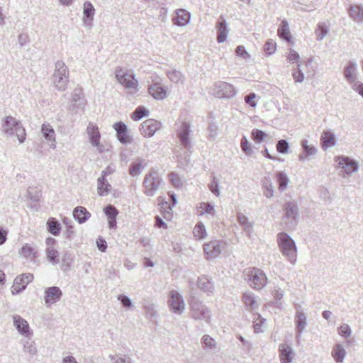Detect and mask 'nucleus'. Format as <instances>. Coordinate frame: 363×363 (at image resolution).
Wrapping results in <instances>:
<instances>
[{
  "mask_svg": "<svg viewBox=\"0 0 363 363\" xmlns=\"http://www.w3.org/2000/svg\"><path fill=\"white\" fill-rule=\"evenodd\" d=\"M176 132L179 143L183 149L177 151V157L179 164L182 167L186 166L190 162L189 152L191 148V123L186 117H180L176 123Z\"/></svg>",
  "mask_w": 363,
  "mask_h": 363,
  "instance_id": "f257e3e1",
  "label": "nucleus"
},
{
  "mask_svg": "<svg viewBox=\"0 0 363 363\" xmlns=\"http://www.w3.org/2000/svg\"><path fill=\"white\" fill-rule=\"evenodd\" d=\"M277 244L283 256L293 265L297 260V247L294 240L284 232L277 235Z\"/></svg>",
  "mask_w": 363,
  "mask_h": 363,
  "instance_id": "f03ea898",
  "label": "nucleus"
},
{
  "mask_svg": "<svg viewBox=\"0 0 363 363\" xmlns=\"http://www.w3.org/2000/svg\"><path fill=\"white\" fill-rule=\"evenodd\" d=\"M1 131L7 137H16L20 143L24 142L26 136V130L21 122L13 116H6L1 123Z\"/></svg>",
  "mask_w": 363,
  "mask_h": 363,
  "instance_id": "7ed1b4c3",
  "label": "nucleus"
},
{
  "mask_svg": "<svg viewBox=\"0 0 363 363\" xmlns=\"http://www.w3.org/2000/svg\"><path fill=\"white\" fill-rule=\"evenodd\" d=\"M69 72L67 66L62 60L55 63V69L51 77L52 84L59 91H64L69 84Z\"/></svg>",
  "mask_w": 363,
  "mask_h": 363,
  "instance_id": "20e7f679",
  "label": "nucleus"
},
{
  "mask_svg": "<svg viewBox=\"0 0 363 363\" xmlns=\"http://www.w3.org/2000/svg\"><path fill=\"white\" fill-rule=\"evenodd\" d=\"M189 316L198 321L208 323L211 318V311L202 301L196 298H192L189 302Z\"/></svg>",
  "mask_w": 363,
  "mask_h": 363,
  "instance_id": "39448f33",
  "label": "nucleus"
},
{
  "mask_svg": "<svg viewBox=\"0 0 363 363\" xmlns=\"http://www.w3.org/2000/svg\"><path fill=\"white\" fill-rule=\"evenodd\" d=\"M114 74L118 82L129 93L135 94L138 91V81L133 72H125L121 67H117L114 69Z\"/></svg>",
  "mask_w": 363,
  "mask_h": 363,
  "instance_id": "423d86ee",
  "label": "nucleus"
},
{
  "mask_svg": "<svg viewBox=\"0 0 363 363\" xmlns=\"http://www.w3.org/2000/svg\"><path fill=\"white\" fill-rule=\"evenodd\" d=\"M284 214L282 216L280 225L281 229L291 230L296 225V220L298 218V208L296 202L287 201L284 206Z\"/></svg>",
  "mask_w": 363,
  "mask_h": 363,
  "instance_id": "0eeeda50",
  "label": "nucleus"
},
{
  "mask_svg": "<svg viewBox=\"0 0 363 363\" xmlns=\"http://www.w3.org/2000/svg\"><path fill=\"white\" fill-rule=\"evenodd\" d=\"M162 179L159 173L152 169L145 174L143 182V193L150 197L155 195L156 192L160 189Z\"/></svg>",
  "mask_w": 363,
  "mask_h": 363,
  "instance_id": "6e6552de",
  "label": "nucleus"
},
{
  "mask_svg": "<svg viewBox=\"0 0 363 363\" xmlns=\"http://www.w3.org/2000/svg\"><path fill=\"white\" fill-rule=\"evenodd\" d=\"M245 274L248 284L255 289H261L267 284V277L259 269H247Z\"/></svg>",
  "mask_w": 363,
  "mask_h": 363,
  "instance_id": "1a4fd4ad",
  "label": "nucleus"
},
{
  "mask_svg": "<svg viewBox=\"0 0 363 363\" xmlns=\"http://www.w3.org/2000/svg\"><path fill=\"white\" fill-rule=\"evenodd\" d=\"M167 304L169 309L177 315L184 313L186 304L182 295L176 290H172L169 293Z\"/></svg>",
  "mask_w": 363,
  "mask_h": 363,
  "instance_id": "9d476101",
  "label": "nucleus"
},
{
  "mask_svg": "<svg viewBox=\"0 0 363 363\" xmlns=\"http://www.w3.org/2000/svg\"><path fill=\"white\" fill-rule=\"evenodd\" d=\"M211 93L218 98H231L236 94L234 86L224 82H216L211 90Z\"/></svg>",
  "mask_w": 363,
  "mask_h": 363,
  "instance_id": "9b49d317",
  "label": "nucleus"
},
{
  "mask_svg": "<svg viewBox=\"0 0 363 363\" xmlns=\"http://www.w3.org/2000/svg\"><path fill=\"white\" fill-rule=\"evenodd\" d=\"M336 161L338 162V167L342 169L339 173L341 177L350 176L358 170L357 162L347 157H338Z\"/></svg>",
  "mask_w": 363,
  "mask_h": 363,
  "instance_id": "f8f14e48",
  "label": "nucleus"
},
{
  "mask_svg": "<svg viewBox=\"0 0 363 363\" xmlns=\"http://www.w3.org/2000/svg\"><path fill=\"white\" fill-rule=\"evenodd\" d=\"M225 242L220 240H213L206 242L203 245V251L207 259L217 257L223 251Z\"/></svg>",
  "mask_w": 363,
  "mask_h": 363,
  "instance_id": "ddd939ff",
  "label": "nucleus"
},
{
  "mask_svg": "<svg viewBox=\"0 0 363 363\" xmlns=\"http://www.w3.org/2000/svg\"><path fill=\"white\" fill-rule=\"evenodd\" d=\"M86 133L91 145L96 147L99 152H102L104 145L100 143L101 134L98 126L94 123H89L86 128Z\"/></svg>",
  "mask_w": 363,
  "mask_h": 363,
  "instance_id": "4468645a",
  "label": "nucleus"
},
{
  "mask_svg": "<svg viewBox=\"0 0 363 363\" xmlns=\"http://www.w3.org/2000/svg\"><path fill=\"white\" fill-rule=\"evenodd\" d=\"M148 93L156 100H164L167 97V91L162 85L160 79H152V84L148 87Z\"/></svg>",
  "mask_w": 363,
  "mask_h": 363,
  "instance_id": "2eb2a0df",
  "label": "nucleus"
},
{
  "mask_svg": "<svg viewBox=\"0 0 363 363\" xmlns=\"http://www.w3.org/2000/svg\"><path fill=\"white\" fill-rule=\"evenodd\" d=\"M33 275L32 274H23L16 277L11 287L12 294H17L24 290L26 286L32 281Z\"/></svg>",
  "mask_w": 363,
  "mask_h": 363,
  "instance_id": "dca6fc26",
  "label": "nucleus"
},
{
  "mask_svg": "<svg viewBox=\"0 0 363 363\" xmlns=\"http://www.w3.org/2000/svg\"><path fill=\"white\" fill-rule=\"evenodd\" d=\"M161 126L160 122L154 119H147L141 124L140 133L144 137H152L161 128Z\"/></svg>",
  "mask_w": 363,
  "mask_h": 363,
  "instance_id": "f3484780",
  "label": "nucleus"
},
{
  "mask_svg": "<svg viewBox=\"0 0 363 363\" xmlns=\"http://www.w3.org/2000/svg\"><path fill=\"white\" fill-rule=\"evenodd\" d=\"M13 325L18 332L26 337H30L32 332L26 320L18 315H13Z\"/></svg>",
  "mask_w": 363,
  "mask_h": 363,
  "instance_id": "a211bd4d",
  "label": "nucleus"
},
{
  "mask_svg": "<svg viewBox=\"0 0 363 363\" xmlns=\"http://www.w3.org/2000/svg\"><path fill=\"white\" fill-rule=\"evenodd\" d=\"M45 303L47 306H50L60 300L62 292L59 287L51 286L45 289Z\"/></svg>",
  "mask_w": 363,
  "mask_h": 363,
  "instance_id": "6ab92c4d",
  "label": "nucleus"
},
{
  "mask_svg": "<svg viewBox=\"0 0 363 363\" xmlns=\"http://www.w3.org/2000/svg\"><path fill=\"white\" fill-rule=\"evenodd\" d=\"M296 308L299 309L300 306H297ZM294 322L296 325V338H299L307 326L306 314L303 311L298 310L295 314Z\"/></svg>",
  "mask_w": 363,
  "mask_h": 363,
  "instance_id": "aec40b11",
  "label": "nucleus"
},
{
  "mask_svg": "<svg viewBox=\"0 0 363 363\" xmlns=\"http://www.w3.org/2000/svg\"><path fill=\"white\" fill-rule=\"evenodd\" d=\"M191 13L185 9H179L175 11V16L172 18L174 25L180 27L188 25L190 22Z\"/></svg>",
  "mask_w": 363,
  "mask_h": 363,
  "instance_id": "412c9836",
  "label": "nucleus"
},
{
  "mask_svg": "<svg viewBox=\"0 0 363 363\" xmlns=\"http://www.w3.org/2000/svg\"><path fill=\"white\" fill-rule=\"evenodd\" d=\"M41 133L48 141L49 146L52 149L56 147V138L55 132L53 128L49 123H43L41 126Z\"/></svg>",
  "mask_w": 363,
  "mask_h": 363,
  "instance_id": "4be33fe9",
  "label": "nucleus"
},
{
  "mask_svg": "<svg viewBox=\"0 0 363 363\" xmlns=\"http://www.w3.org/2000/svg\"><path fill=\"white\" fill-rule=\"evenodd\" d=\"M277 35L281 39L286 41L289 45H294V40L289 30V23L286 20H283L279 26Z\"/></svg>",
  "mask_w": 363,
  "mask_h": 363,
  "instance_id": "5701e85b",
  "label": "nucleus"
},
{
  "mask_svg": "<svg viewBox=\"0 0 363 363\" xmlns=\"http://www.w3.org/2000/svg\"><path fill=\"white\" fill-rule=\"evenodd\" d=\"M357 63L354 61H349L347 66L344 68V77L350 84L357 82Z\"/></svg>",
  "mask_w": 363,
  "mask_h": 363,
  "instance_id": "b1692460",
  "label": "nucleus"
},
{
  "mask_svg": "<svg viewBox=\"0 0 363 363\" xmlns=\"http://www.w3.org/2000/svg\"><path fill=\"white\" fill-rule=\"evenodd\" d=\"M108 172L106 170L102 172V176L97 179V191L99 196H107L110 191L111 186L106 179Z\"/></svg>",
  "mask_w": 363,
  "mask_h": 363,
  "instance_id": "393cba45",
  "label": "nucleus"
},
{
  "mask_svg": "<svg viewBox=\"0 0 363 363\" xmlns=\"http://www.w3.org/2000/svg\"><path fill=\"white\" fill-rule=\"evenodd\" d=\"M147 162L145 159L138 158L132 162L129 167V174L132 177L139 176L142 171L147 167Z\"/></svg>",
  "mask_w": 363,
  "mask_h": 363,
  "instance_id": "a878e982",
  "label": "nucleus"
},
{
  "mask_svg": "<svg viewBox=\"0 0 363 363\" xmlns=\"http://www.w3.org/2000/svg\"><path fill=\"white\" fill-rule=\"evenodd\" d=\"M238 223L242 226L247 236L251 237L253 234L254 223L249 220L248 218L242 213L237 214Z\"/></svg>",
  "mask_w": 363,
  "mask_h": 363,
  "instance_id": "bb28decb",
  "label": "nucleus"
},
{
  "mask_svg": "<svg viewBox=\"0 0 363 363\" xmlns=\"http://www.w3.org/2000/svg\"><path fill=\"white\" fill-rule=\"evenodd\" d=\"M279 358L281 363H291L293 357L292 348L286 345L281 344L279 346Z\"/></svg>",
  "mask_w": 363,
  "mask_h": 363,
  "instance_id": "cd10ccee",
  "label": "nucleus"
},
{
  "mask_svg": "<svg viewBox=\"0 0 363 363\" xmlns=\"http://www.w3.org/2000/svg\"><path fill=\"white\" fill-rule=\"evenodd\" d=\"M301 147L303 153L298 156L300 161L303 162L306 160H308L311 156H314L317 153V149L313 145H308L306 140L301 141Z\"/></svg>",
  "mask_w": 363,
  "mask_h": 363,
  "instance_id": "c85d7f7f",
  "label": "nucleus"
},
{
  "mask_svg": "<svg viewBox=\"0 0 363 363\" xmlns=\"http://www.w3.org/2000/svg\"><path fill=\"white\" fill-rule=\"evenodd\" d=\"M197 286L200 290L208 294H211L213 292V284L206 276H201L198 279Z\"/></svg>",
  "mask_w": 363,
  "mask_h": 363,
  "instance_id": "c756f323",
  "label": "nucleus"
},
{
  "mask_svg": "<svg viewBox=\"0 0 363 363\" xmlns=\"http://www.w3.org/2000/svg\"><path fill=\"white\" fill-rule=\"evenodd\" d=\"M347 354L343 345L340 343L336 344L333 347L331 355L337 363L343 362Z\"/></svg>",
  "mask_w": 363,
  "mask_h": 363,
  "instance_id": "7c9ffc66",
  "label": "nucleus"
},
{
  "mask_svg": "<svg viewBox=\"0 0 363 363\" xmlns=\"http://www.w3.org/2000/svg\"><path fill=\"white\" fill-rule=\"evenodd\" d=\"M83 13L84 16V23L85 25L89 26L93 20V16L95 13V9L93 4L87 1L83 5Z\"/></svg>",
  "mask_w": 363,
  "mask_h": 363,
  "instance_id": "2f4dec72",
  "label": "nucleus"
},
{
  "mask_svg": "<svg viewBox=\"0 0 363 363\" xmlns=\"http://www.w3.org/2000/svg\"><path fill=\"white\" fill-rule=\"evenodd\" d=\"M320 140L323 149L333 147L336 143L335 135L330 130L323 132Z\"/></svg>",
  "mask_w": 363,
  "mask_h": 363,
  "instance_id": "473e14b6",
  "label": "nucleus"
},
{
  "mask_svg": "<svg viewBox=\"0 0 363 363\" xmlns=\"http://www.w3.org/2000/svg\"><path fill=\"white\" fill-rule=\"evenodd\" d=\"M196 209L197 213L199 216L208 214L211 216H214L216 213L214 205L208 202H201L198 203Z\"/></svg>",
  "mask_w": 363,
  "mask_h": 363,
  "instance_id": "72a5a7b5",
  "label": "nucleus"
},
{
  "mask_svg": "<svg viewBox=\"0 0 363 363\" xmlns=\"http://www.w3.org/2000/svg\"><path fill=\"white\" fill-rule=\"evenodd\" d=\"M166 76L174 84H183L185 80L184 74L179 70L169 69L166 70Z\"/></svg>",
  "mask_w": 363,
  "mask_h": 363,
  "instance_id": "f704fd0d",
  "label": "nucleus"
},
{
  "mask_svg": "<svg viewBox=\"0 0 363 363\" xmlns=\"http://www.w3.org/2000/svg\"><path fill=\"white\" fill-rule=\"evenodd\" d=\"M228 34V29L225 21L220 17L218 22V37L217 40L218 43H223L225 41Z\"/></svg>",
  "mask_w": 363,
  "mask_h": 363,
  "instance_id": "c9c22d12",
  "label": "nucleus"
},
{
  "mask_svg": "<svg viewBox=\"0 0 363 363\" xmlns=\"http://www.w3.org/2000/svg\"><path fill=\"white\" fill-rule=\"evenodd\" d=\"M90 216L87 210L82 206H77L73 211V216L79 223L86 222Z\"/></svg>",
  "mask_w": 363,
  "mask_h": 363,
  "instance_id": "e433bc0d",
  "label": "nucleus"
},
{
  "mask_svg": "<svg viewBox=\"0 0 363 363\" xmlns=\"http://www.w3.org/2000/svg\"><path fill=\"white\" fill-rule=\"evenodd\" d=\"M349 15L356 22L363 21V6L356 4L351 6Z\"/></svg>",
  "mask_w": 363,
  "mask_h": 363,
  "instance_id": "4c0bfd02",
  "label": "nucleus"
},
{
  "mask_svg": "<svg viewBox=\"0 0 363 363\" xmlns=\"http://www.w3.org/2000/svg\"><path fill=\"white\" fill-rule=\"evenodd\" d=\"M23 352L25 354H28L30 358L33 359L38 354V349L35 342L28 340L23 341Z\"/></svg>",
  "mask_w": 363,
  "mask_h": 363,
  "instance_id": "58836bf2",
  "label": "nucleus"
},
{
  "mask_svg": "<svg viewBox=\"0 0 363 363\" xmlns=\"http://www.w3.org/2000/svg\"><path fill=\"white\" fill-rule=\"evenodd\" d=\"M242 301L248 311H254L257 307L256 297L252 292L245 293Z\"/></svg>",
  "mask_w": 363,
  "mask_h": 363,
  "instance_id": "ea45409f",
  "label": "nucleus"
},
{
  "mask_svg": "<svg viewBox=\"0 0 363 363\" xmlns=\"http://www.w3.org/2000/svg\"><path fill=\"white\" fill-rule=\"evenodd\" d=\"M278 189L282 192L287 189L289 183V179L286 174L284 172H278L276 174Z\"/></svg>",
  "mask_w": 363,
  "mask_h": 363,
  "instance_id": "a19ab883",
  "label": "nucleus"
},
{
  "mask_svg": "<svg viewBox=\"0 0 363 363\" xmlns=\"http://www.w3.org/2000/svg\"><path fill=\"white\" fill-rule=\"evenodd\" d=\"M45 252L47 258L50 263L55 265L60 263V252L55 248V247H47Z\"/></svg>",
  "mask_w": 363,
  "mask_h": 363,
  "instance_id": "79ce46f5",
  "label": "nucleus"
},
{
  "mask_svg": "<svg viewBox=\"0 0 363 363\" xmlns=\"http://www.w3.org/2000/svg\"><path fill=\"white\" fill-rule=\"evenodd\" d=\"M201 344L204 350H215L217 347L216 340L208 335H204L201 337Z\"/></svg>",
  "mask_w": 363,
  "mask_h": 363,
  "instance_id": "37998d69",
  "label": "nucleus"
},
{
  "mask_svg": "<svg viewBox=\"0 0 363 363\" xmlns=\"http://www.w3.org/2000/svg\"><path fill=\"white\" fill-rule=\"evenodd\" d=\"M108 357L112 363H133L132 357L128 354H110Z\"/></svg>",
  "mask_w": 363,
  "mask_h": 363,
  "instance_id": "c03bdc74",
  "label": "nucleus"
},
{
  "mask_svg": "<svg viewBox=\"0 0 363 363\" xmlns=\"http://www.w3.org/2000/svg\"><path fill=\"white\" fill-rule=\"evenodd\" d=\"M253 327L255 333H263L267 327V320L259 315L256 320L254 321Z\"/></svg>",
  "mask_w": 363,
  "mask_h": 363,
  "instance_id": "a18cd8bd",
  "label": "nucleus"
},
{
  "mask_svg": "<svg viewBox=\"0 0 363 363\" xmlns=\"http://www.w3.org/2000/svg\"><path fill=\"white\" fill-rule=\"evenodd\" d=\"M193 233H194L195 238L198 240L203 239V238H206V236H207V232H206V228H205L204 225L201 222L198 223L195 225Z\"/></svg>",
  "mask_w": 363,
  "mask_h": 363,
  "instance_id": "49530a36",
  "label": "nucleus"
},
{
  "mask_svg": "<svg viewBox=\"0 0 363 363\" xmlns=\"http://www.w3.org/2000/svg\"><path fill=\"white\" fill-rule=\"evenodd\" d=\"M36 250L30 245H24L21 251V255L27 259H34L36 257Z\"/></svg>",
  "mask_w": 363,
  "mask_h": 363,
  "instance_id": "de8ad7c7",
  "label": "nucleus"
},
{
  "mask_svg": "<svg viewBox=\"0 0 363 363\" xmlns=\"http://www.w3.org/2000/svg\"><path fill=\"white\" fill-rule=\"evenodd\" d=\"M48 231L54 235H58L60 233V224L54 218H50L48 222Z\"/></svg>",
  "mask_w": 363,
  "mask_h": 363,
  "instance_id": "09e8293b",
  "label": "nucleus"
},
{
  "mask_svg": "<svg viewBox=\"0 0 363 363\" xmlns=\"http://www.w3.org/2000/svg\"><path fill=\"white\" fill-rule=\"evenodd\" d=\"M263 188H264V194L267 198H271L272 196V183L271 182V175L269 174L267 177H265L263 180Z\"/></svg>",
  "mask_w": 363,
  "mask_h": 363,
  "instance_id": "8fccbe9b",
  "label": "nucleus"
},
{
  "mask_svg": "<svg viewBox=\"0 0 363 363\" xmlns=\"http://www.w3.org/2000/svg\"><path fill=\"white\" fill-rule=\"evenodd\" d=\"M82 95L81 89H74L71 96L72 102L77 104L78 106H84L85 104V100Z\"/></svg>",
  "mask_w": 363,
  "mask_h": 363,
  "instance_id": "3c124183",
  "label": "nucleus"
},
{
  "mask_svg": "<svg viewBox=\"0 0 363 363\" xmlns=\"http://www.w3.org/2000/svg\"><path fill=\"white\" fill-rule=\"evenodd\" d=\"M240 147L242 150L248 156L253 154V149L250 145L247 138L243 136L240 141Z\"/></svg>",
  "mask_w": 363,
  "mask_h": 363,
  "instance_id": "603ef678",
  "label": "nucleus"
},
{
  "mask_svg": "<svg viewBox=\"0 0 363 363\" xmlns=\"http://www.w3.org/2000/svg\"><path fill=\"white\" fill-rule=\"evenodd\" d=\"M208 188L210 191L216 196H220V191H219V179L213 177L211 182L208 184Z\"/></svg>",
  "mask_w": 363,
  "mask_h": 363,
  "instance_id": "864d4df0",
  "label": "nucleus"
},
{
  "mask_svg": "<svg viewBox=\"0 0 363 363\" xmlns=\"http://www.w3.org/2000/svg\"><path fill=\"white\" fill-rule=\"evenodd\" d=\"M147 114V110L143 106H139L132 113L131 118L134 121H139L140 119H141L143 116H146Z\"/></svg>",
  "mask_w": 363,
  "mask_h": 363,
  "instance_id": "5fc2aeb1",
  "label": "nucleus"
},
{
  "mask_svg": "<svg viewBox=\"0 0 363 363\" xmlns=\"http://www.w3.org/2000/svg\"><path fill=\"white\" fill-rule=\"evenodd\" d=\"M289 149V144L286 140L281 139L278 141V143L277 144V152H279V153H281V154H286L288 152Z\"/></svg>",
  "mask_w": 363,
  "mask_h": 363,
  "instance_id": "6e6d98bb",
  "label": "nucleus"
},
{
  "mask_svg": "<svg viewBox=\"0 0 363 363\" xmlns=\"http://www.w3.org/2000/svg\"><path fill=\"white\" fill-rule=\"evenodd\" d=\"M169 179L172 185L176 188H180L183 183L180 177L175 172H172L169 174Z\"/></svg>",
  "mask_w": 363,
  "mask_h": 363,
  "instance_id": "4d7b16f0",
  "label": "nucleus"
},
{
  "mask_svg": "<svg viewBox=\"0 0 363 363\" xmlns=\"http://www.w3.org/2000/svg\"><path fill=\"white\" fill-rule=\"evenodd\" d=\"M287 59L291 63L296 62L298 65L300 62V61H299L300 57H299L298 53L291 48L289 49V52H287Z\"/></svg>",
  "mask_w": 363,
  "mask_h": 363,
  "instance_id": "13d9d810",
  "label": "nucleus"
},
{
  "mask_svg": "<svg viewBox=\"0 0 363 363\" xmlns=\"http://www.w3.org/2000/svg\"><path fill=\"white\" fill-rule=\"evenodd\" d=\"M338 333L341 336L347 338L350 337L352 330L350 327L347 324H343L338 328Z\"/></svg>",
  "mask_w": 363,
  "mask_h": 363,
  "instance_id": "bf43d9fd",
  "label": "nucleus"
},
{
  "mask_svg": "<svg viewBox=\"0 0 363 363\" xmlns=\"http://www.w3.org/2000/svg\"><path fill=\"white\" fill-rule=\"evenodd\" d=\"M328 33V29L323 24H319L318 29L315 30V34L317 36V40H323Z\"/></svg>",
  "mask_w": 363,
  "mask_h": 363,
  "instance_id": "052dcab7",
  "label": "nucleus"
},
{
  "mask_svg": "<svg viewBox=\"0 0 363 363\" xmlns=\"http://www.w3.org/2000/svg\"><path fill=\"white\" fill-rule=\"evenodd\" d=\"M252 136L255 141L260 143L264 140L266 133L259 129H254L252 131Z\"/></svg>",
  "mask_w": 363,
  "mask_h": 363,
  "instance_id": "680f3d73",
  "label": "nucleus"
},
{
  "mask_svg": "<svg viewBox=\"0 0 363 363\" xmlns=\"http://www.w3.org/2000/svg\"><path fill=\"white\" fill-rule=\"evenodd\" d=\"M104 213L106 216L109 218H114L118 215V212L117 209L112 205H108L104 208Z\"/></svg>",
  "mask_w": 363,
  "mask_h": 363,
  "instance_id": "e2e57ef3",
  "label": "nucleus"
},
{
  "mask_svg": "<svg viewBox=\"0 0 363 363\" xmlns=\"http://www.w3.org/2000/svg\"><path fill=\"white\" fill-rule=\"evenodd\" d=\"M301 65H297V69L293 72V78L296 82H302L304 80V74L300 68Z\"/></svg>",
  "mask_w": 363,
  "mask_h": 363,
  "instance_id": "0e129e2a",
  "label": "nucleus"
},
{
  "mask_svg": "<svg viewBox=\"0 0 363 363\" xmlns=\"http://www.w3.org/2000/svg\"><path fill=\"white\" fill-rule=\"evenodd\" d=\"M235 53L238 56L242 57L245 60L250 59V54L245 50V48L239 45L235 49Z\"/></svg>",
  "mask_w": 363,
  "mask_h": 363,
  "instance_id": "69168bd1",
  "label": "nucleus"
},
{
  "mask_svg": "<svg viewBox=\"0 0 363 363\" xmlns=\"http://www.w3.org/2000/svg\"><path fill=\"white\" fill-rule=\"evenodd\" d=\"M118 300L121 301L125 308H130L132 306V301L129 297L125 295H119Z\"/></svg>",
  "mask_w": 363,
  "mask_h": 363,
  "instance_id": "338daca9",
  "label": "nucleus"
},
{
  "mask_svg": "<svg viewBox=\"0 0 363 363\" xmlns=\"http://www.w3.org/2000/svg\"><path fill=\"white\" fill-rule=\"evenodd\" d=\"M352 88L363 97V84L362 82H355L352 84Z\"/></svg>",
  "mask_w": 363,
  "mask_h": 363,
  "instance_id": "774afa93",
  "label": "nucleus"
}]
</instances>
